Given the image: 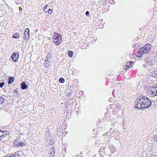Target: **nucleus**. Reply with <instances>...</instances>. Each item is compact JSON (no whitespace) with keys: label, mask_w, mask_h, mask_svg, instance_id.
Instances as JSON below:
<instances>
[{"label":"nucleus","mask_w":157,"mask_h":157,"mask_svg":"<svg viewBox=\"0 0 157 157\" xmlns=\"http://www.w3.org/2000/svg\"><path fill=\"white\" fill-rule=\"evenodd\" d=\"M59 81L60 83H63L65 82V80L64 79L61 78L59 79Z\"/></svg>","instance_id":"nucleus-16"},{"label":"nucleus","mask_w":157,"mask_h":157,"mask_svg":"<svg viewBox=\"0 0 157 157\" xmlns=\"http://www.w3.org/2000/svg\"><path fill=\"white\" fill-rule=\"evenodd\" d=\"M18 56H17L16 53H14L11 56L12 59L14 61L16 62L17 60Z\"/></svg>","instance_id":"nucleus-8"},{"label":"nucleus","mask_w":157,"mask_h":157,"mask_svg":"<svg viewBox=\"0 0 157 157\" xmlns=\"http://www.w3.org/2000/svg\"><path fill=\"white\" fill-rule=\"evenodd\" d=\"M14 144L16 146L19 147L25 146L26 144L24 140L21 138V137L19 136L16 140Z\"/></svg>","instance_id":"nucleus-4"},{"label":"nucleus","mask_w":157,"mask_h":157,"mask_svg":"<svg viewBox=\"0 0 157 157\" xmlns=\"http://www.w3.org/2000/svg\"><path fill=\"white\" fill-rule=\"evenodd\" d=\"M146 64L145 65H143V66L147 68L150 66L152 64V60L149 58L146 59L145 60Z\"/></svg>","instance_id":"nucleus-5"},{"label":"nucleus","mask_w":157,"mask_h":157,"mask_svg":"<svg viewBox=\"0 0 157 157\" xmlns=\"http://www.w3.org/2000/svg\"><path fill=\"white\" fill-rule=\"evenodd\" d=\"M99 151L100 154H101L102 153H104V147H101V148H100L99 150Z\"/></svg>","instance_id":"nucleus-11"},{"label":"nucleus","mask_w":157,"mask_h":157,"mask_svg":"<svg viewBox=\"0 0 157 157\" xmlns=\"http://www.w3.org/2000/svg\"><path fill=\"white\" fill-rule=\"evenodd\" d=\"M47 6H48V5H45L44 7L43 8V10H44V11H46V12H47L45 10L47 9Z\"/></svg>","instance_id":"nucleus-20"},{"label":"nucleus","mask_w":157,"mask_h":157,"mask_svg":"<svg viewBox=\"0 0 157 157\" xmlns=\"http://www.w3.org/2000/svg\"><path fill=\"white\" fill-rule=\"evenodd\" d=\"M4 133L5 134H6V135H7L9 134V132L7 131H4L3 132H2V135L3 136L4 135Z\"/></svg>","instance_id":"nucleus-15"},{"label":"nucleus","mask_w":157,"mask_h":157,"mask_svg":"<svg viewBox=\"0 0 157 157\" xmlns=\"http://www.w3.org/2000/svg\"><path fill=\"white\" fill-rule=\"evenodd\" d=\"M4 85V83L3 82H1L0 83V87L1 88Z\"/></svg>","instance_id":"nucleus-19"},{"label":"nucleus","mask_w":157,"mask_h":157,"mask_svg":"<svg viewBox=\"0 0 157 157\" xmlns=\"http://www.w3.org/2000/svg\"><path fill=\"white\" fill-rule=\"evenodd\" d=\"M124 67V68L125 69L126 71L129 69V68L132 67L131 66H129L128 65H126Z\"/></svg>","instance_id":"nucleus-14"},{"label":"nucleus","mask_w":157,"mask_h":157,"mask_svg":"<svg viewBox=\"0 0 157 157\" xmlns=\"http://www.w3.org/2000/svg\"><path fill=\"white\" fill-rule=\"evenodd\" d=\"M48 55L47 57L46 58V59H45V62H47L48 61Z\"/></svg>","instance_id":"nucleus-24"},{"label":"nucleus","mask_w":157,"mask_h":157,"mask_svg":"<svg viewBox=\"0 0 157 157\" xmlns=\"http://www.w3.org/2000/svg\"><path fill=\"white\" fill-rule=\"evenodd\" d=\"M53 40L55 43L56 45H59L62 41V36L58 33H55L53 36Z\"/></svg>","instance_id":"nucleus-3"},{"label":"nucleus","mask_w":157,"mask_h":157,"mask_svg":"<svg viewBox=\"0 0 157 157\" xmlns=\"http://www.w3.org/2000/svg\"><path fill=\"white\" fill-rule=\"evenodd\" d=\"M157 87H151L149 88L150 91L149 92L151 94H153L155 95V94H154V93L156 91V90Z\"/></svg>","instance_id":"nucleus-7"},{"label":"nucleus","mask_w":157,"mask_h":157,"mask_svg":"<svg viewBox=\"0 0 157 157\" xmlns=\"http://www.w3.org/2000/svg\"><path fill=\"white\" fill-rule=\"evenodd\" d=\"M151 100L145 96L140 95L135 101L134 107L140 109L148 108L151 105Z\"/></svg>","instance_id":"nucleus-1"},{"label":"nucleus","mask_w":157,"mask_h":157,"mask_svg":"<svg viewBox=\"0 0 157 157\" xmlns=\"http://www.w3.org/2000/svg\"><path fill=\"white\" fill-rule=\"evenodd\" d=\"M154 139H155V140L157 142V136H156L155 137Z\"/></svg>","instance_id":"nucleus-25"},{"label":"nucleus","mask_w":157,"mask_h":157,"mask_svg":"<svg viewBox=\"0 0 157 157\" xmlns=\"http://www.w3.org/2000/svg\"><path fill=\"white\" fill-rule=\"evenodd\" d=\"M132 62L131 61L129 63V66H131V67H132Z\"/></svg>","instance_id":"nucleus-22"},{"label":"nucleus","mask_w":157,"mask_h":157,"mask_svg":"<svg viewBox=\"0 0 157 157\" xmlns=\"http://www.w3.org/2000/svg\"><path fill=\"white\" fill-rule=\"evenodd\" d=\"M90 14L89 12L88 11H87L86 12V16H88V15Z\"/></svg>","instance_id":"nucleus-23"},{"label":"nucleus","mask_w":157,"mask_h":157,"mask_svg":"<svg viewBox=\"0 0 157 157\" xmlns=\"http://www.w3.org/2000/svg\"><path fill=\"white\" fill-rule=\"evenodd\" d=\"M67 54L69 57H72L73 56V53L72 51H69L68 52Z\"/></svg>","instance_id":"nucleus-12"},{"label":"nucleus","mask_w":157,"mask_h":157,"mask_svg":"<svg viewBox=\"0 0 157 157\" xmlns=\"http://www.w3.org/2000/svg\"><path fill=\"white\" fill-rule=\"evenodd\" d=\"M151 47L150 44H147L144 47L139 49V51L137 52L136 56L138 57H141L143 55L147 54Z\"/></svg>","instance_id":"nucleus-2"},{"label":"nucleus","mask_w":157,"mask_h":157,"mask_svg":"<svg viewBox=\"0 0 157 157\" xmlns=\"http://www.w3.org/2000/svg\"><path fill=\"white\" fill-rule=\"evenodd\" d=\"M112 98H110L109 99V101H112Z\"/></svg>","instance_id":"nucleus-26"},{"label":"nucleus","mask_w":157,"mask_h":157,"mask_svg":"<svg viewBox=\"0 0 157 157\" xmlns=\"http://www.w3.org/2000/svg\"><path fill=\"white\" fill-rule=\"evenodd\" d=\"M153 157H157V156L155 155L153 156Z\"/></svg>","instance_id":"nucleus-28"},{"label":"nucleus","mask_w":157,"mask_h":157,"mask_svg":"<svg viewBox=\"0 0 157 157\" xmlns=\"http://www.w3.org/2000/svg\"><path fill=\"white\" fill-rule=\"evenodd\" d=\"M21 7H20V8H19V10H21Z\"/></svg>","instance_id":"nucleus-29"},{"label":"nucleus","mask_w":157,"mask_h":157,"mask_svg":"<svg viewBox=\"0 0 157 157\" xmlns=\"http://www.w3.org/2000/svg\"><path fill=\"white\" fill-rule=\"evenodd\" d=\"M20 37L19 34L17 33H15L13 36V37L15 38H18Z\"/></svg>","instance_id":"nucleus-13"},{"label":"nucleus","mask_w":157,"mask_h":157,"mask_svg":"<svg viewBox=\"0 0 157 157\" xmlns=\"http://www.w3.org/2000/svg\"><path fill=\"white\" fill-rule=\"evenodd\" d=\"M111 129H110V130H109L110 131H111Z\"/></svg>","instance_id":"nucleus-30"},{"label":"nucleus","mask_w":157,"mask_h":157,"mask_svg":"<svg viewBox=\"0 0 157 157\" xmlns=\"http://www.w3.org/2000/svg\"><path fill=\"white\" fill-rule=\"evenodd\" d=\"M25 40H29V30L28 28H26L24 33Z\"/></svg>","instance_id":"nucleus-6"},{"label":"nucleus","mask_w":157,"mask_h":157,"mask_svg":"<svg viewBox=\"0 0 157 157\" xmlns=\"http://www.w3.org/2000/svg\"><path fill=\"white\" fill-rule=\"evenodd\" d=\"M4 101V99L2 98H0V103H1V104H2Z\"/></svg>","instance_id":"nucleus-18"},{"label":"nucleus","mask_w":157,"mask_h":157,"mask_svg":"<svg viewBox=\"0 0 157 157\" xmlns=\"http://www.w3.org/2000/svg\"><path fill=\"white\" fill-rule=\"evenodd\" d=\"M53 12V9H49L48 10V12L49 14H51Z\"/></svg>","instance_id":"nucleus-17"},{"label":"nucleus","mask_w":157,"mask_h":157,"mask_svg":"<svg viewBox=\"0 0 157 157\" xmlns=\"http://www.w3.org/2000/svg\"><path fill=\"white\" fill-rule=\"evenodd\" d=\"M14 92H16L17 91V90H14Z\"/></svg>","instance_id":"nucleus-27"},{"label":"nucleus","mask_w":157,"mask_h":157,"mask_svg":"<svg viewBox=\"0 0 157 157\" xmlns=\"http://www.w3.org/2000/svg\"><path fill=\"white\" fill-rule=\"evenodd\" d=\"M27 87V86L25 82H22L21 84V88L22 89L25 90Z\"/></svg>","instance_id":"nucleus-9"},{"label":"nucleus","mask_w":157,"mask_h":157,"mask_svg":"<svg viewBox=\"0 0 157 157\" xmlns=\"http://www.w3.org/2000/svg\"><path fill=\"white\" fill-rule=\"evenodd\" d=\"M2 131H0V140L2 139V137L3 136V135H1V134H2Z\"/></svg>","instance_id":"nucleus-21"},{"label":"nucleus","mask_w":157,"mask_h":157,"mask_svg":"<svg viewBox=\"0 0 157 157\" xmlns=\"http://www.w3.org/2000/svg\"><path fill=\"white\" fill-rule=\"evenodd\" d=\"M14 78L13 77H10L9 78L8 83L9 84H11L14 81Z\"/></svg>","instance_id":"nucleus-10"}]
</instances>
